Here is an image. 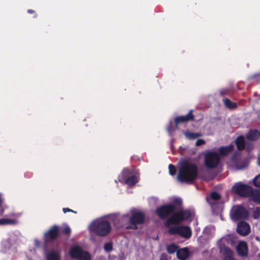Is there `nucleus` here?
I'll return each mask as SVG.
<instances>
[{
    "mask_svg": "<svg viewBox=\"0 0 260 260\" xmlns=\"http://www.w3.org/2000/svg\"><path fill=\"white\" fill-rule=\"evenodd\" d=\"M177 257L179 259L185 260L189 255V251L187 248L178 249L177 251Z\"/></svg>",
    "mask_w": 260,
    "mask_h": 260,
    "instance_id": "nucleus-17",
    "label": "nucleus"
},
{
    "mask_svg": "<svg viewBox=\"0 0 260 260\" xmlns=\"http://www.w3.org/2000/svg\"><path fill=\"white\" fill-rule=\"evenodd\" d=\"M175 212L173 204H165L156 208L155 213L161 219H166L170 217Z\"/></svg>",
    "mask_w": 260,
    "mask_h": 260,
    "instance_id": "nucleus-5",
    "label": "nucleus"
},
{
    "mask_svg": "<svg viewBox=\"0 0 260 260\" xmlns=\"http://www.w3.org/2000/svg\"><path fill=\"white\" fill-rule=\"evenodd\" d=\"M177 128V127L176 126H174L172 122H171L167 127L168 132L170 135H172V133L175 131Z\"/></svg>",
    "mask_w": 260,
    "mask_h": 260,
    "instance_id": "nucleus-33",
    "label": "nucleus"
},
{
    "mask_svg": "<svg viewBox=\"0 0 260 260\" xmlns=\"http://www.w3.org/2000/svg\"><path fill=\"white\" fill-rule=\"evenodd\" d=\"M79 260H91V256L90 254L87 252L85 251V252L83 254L82 256L80 257Z\"/></svg>",
    "mask_w": 260,
    "mask_h": 260,
    "instance_id": "nucleus-35",
    "label": "nucleus"
},
{
    "mask_svg": "<svg viewBox=\"0 0 260 260\" xmlns=\"http://www.w3.org/2000/svg\"><path fill=\"white\" fill-rule=\"evenodd\" d=\"M37 16V15L36 14L34 16V17H36Z\"/></svg>",
    "mask_w": 260,
    "mask_h": 260,
    "instance_id": "nucleus-45",
    "label": "nucleus"
},
{
    "mask_svg": "<svg viewBox=\"0 0 260 260\" xmlns=\"http://www.w3.org/2000/svg\"><path fill=\"white\" fill-rule=\"evenodd\" d=\"M198 175V168L196 164L189 159L182 160L180 162L177 180L181 183H192Z\"/></svg>",
    "mask_w": 260,
    "mask_h": 260,
    "instance_id": "nucleus-1",
    "label": "nucleus"
},
{
    "mask_svg": "<svg viewBox=\"0 0 260 260\" xmlns=\"http://www.w3.org/2000/svg\"><path fill=\"white\" fill-rule=\"evenodd\" d=\"M234 149L233 145H230L227 146H221L218 149V154L221 156H226L232 152Z\"/></svg>",
    "mask_w": 260,
    "mask_h": 260,
    "instance_id": "nucleus-16",
    "label": "nucleus"
},
{
    "mask_svg": "<svg viewBox=\"0 0 260 260\" xmlns=\"http://www.w3.org/2000/svg\"><path fill=\"white\" fill-rule=\"evenodd\" d=\"M62 210H63V212L64 213H67V212H74V213H77V212L74 211L72 210V209H69V208H63V209H62Z\"/></svg>",
    "mask_w": 260,
    "mask_h": 260,
    "instance_id": "nucleus-41",
    "label": "nucleus"
},
{
    "mask_svg": "<svg viewBox=\"0 0 260 260\" xmlns=\"http://www.w3.org/2000/svg\"><path fill=\"white\" fill-rule=\"evenodd\" d=\"M138 182V179L135 175H132L124 179V182L125 184L132 186L136 184Z\"/></svg>",
    "mask_w": 260,
    "mask_h": 260,
    "instance_id": "nucleus-21",
    "label": "nucleus"
},
{
    "mask_svg": "<svg viewBox=\"0 0 260 260\" xmlns=\"http://www.w3.org/2000/svg\"><path fill=\"white\" fill-rule=\"evenodd\" d=\"M221 196L219 194V193H218L217 192L214 191L211 193L210 198H207L206 200L209 203L212 204V203H210V200H212L213 201H217L219 200Z\"/></svg>",
    "mask_w": 260,
    "mask_h": 260,
    "instance_id": "nucleus-26",
    "label": "nucleus"
},
{
    "mask_svg": "<svg viewBox=\"0 0 260 260\" xmlns=\"http://www.w3.org/2000/svg\"><path fill=\"white\" fill-rule=\"evenodd\" d=\"M169 174L172 176H174L175 175L176 172V167L173 165L170 164L169 165Z\"/></svg>",
    "mask_w": 260,
    "mask_h": 260,
    "instance_id": "nucleus-32",
    "label": "nucleus"
},
{
    "mask_svg": "<svg viewBox=\"0 0 260 260\" xmlns=\"http://www.w3.org/2000/svg\"><path fill=\"white\" fill-rule=\"evenodd\" d=\"M232 191L240 197H249L250 194L252 193V187L241 182H239L235 183L233 186Z\"/></svg>",
    "mask_w": 260,
    "mask_h": 260,
    "instance_id": "nucleus-4",
    "label": "nucleus"
},
{
    "mask_svg": "<svg viewBox=\"0 0 260 260\" xmlns=\"http://www.w3.org/2000/svg\"><path fill=\"white\" fill-rule=\"evenodd\" d=\"M220 160L219 154L216 152L209 151L204 157V162L208 169H213L216 167Z\"/></svg>",
    "mask_w": 260,
    "mask_h": 260,
    "instance_id": "nucleus-6",
    "label": "nucleus"
},
{
    "mask_svg": "<svg viewBox=\"0 0 260 260\" xmlns=\"http://www.w3.org/2000/svg\"><path fill=\"white\" fill-rule=\"evenodd\" d=\"M238 254L242 257H246L248 255V247L247 244L244 241H240L236 247Z\"/></svg>",
    "mask_w": 260,
    "mask_h": 260,
    "instance_id": "nucleus-11",
    "label": "nucleus"
},
{
    "mask_svg": "<svg viewBox=\"0 0 260 260\" xmlns=\"http://www.w3.org/2000/svg\"><path fill=\"white\" fill-rule=\"evenodd\" d=\"M17 223L15 219L9 218L0 219V225L15 224Z\"/></svg>",
    "mask_w": 260,
    "mask_h": 260,
    "instance_id": "nucleus-27",
    "label": "nucleus"
},
{
    "mask_svg": "<svg viewBox=\"0 0 260 260\" xmlns=\"http://www.w3.org/2000/svg\"><path fill=\"white\" fill-rule=\"evenodd\" d=\"M169 204L173 205L175 208V211H176L177 209H179L181 207L182 204V200L181 198H176L173 200L172 203H170Z\"/></svg>",
    "mask_w": 260,
    "mask_h": 260,
    "instance_id": "nucleus-25",
    "label": "nucleus"
},
{
    "mask_svg": "<svg viewBox=\"0 0 260 260\" xmlns=\"http://www.w3.org/2000/svg\"><path fill=\"white\" fill-rule=\"evenodd\" d=\"M249 216L248 210L242 205L236 206L232 212V219L235 220L246 219Z\"/></svg>",
    "mask_w": 260,
    "mask_h": 260,
    "instance_id": "nucleus-9",
    "label": "nucleus"
},
{
    "mask_svg": "<svg viewBox=\"0 0 260 260\" xmlns=\"http://www.w3.org/2000/svg\"><path fill=\"white\" fill-rule=\"evenodd\" d=\"M131 174V172L128 169L126 168L124 169L120 175V176L119 177V181L123 182L124 181V179H126V178L129 177V176Z\"/></svg>",
    "mask_w": 260,
    "mask_h": 260,
    "instance_id": "nucleus-23",
    "label": "nucleus"
},
{
    "mask_svg": "<svg viewBox=\"0 0 260 260\" xmlns=\"http://www.w3.org/2000/svg\"><path fill=\"white\" fill-rule=\"evenodd\" d=\"M71 233V230L69 226L66 225L64 227H60V235L62 234L69 237Z\"/></svg>",
    "mask_w": 260,
    "mask_h": 260,
    "instance_id": "nucleus-24",
    "label": "nucleus"
},
{
    "mask_svg": "<svg viewBox=\"0 0 260 260\" xmlns=\"http://www.w3.org/2000/svg\"><path fill=\"white\" fill-rule=\"evenodd\" d=\"M185 136L190 139H195L200 137L201 135L199 133L186 132L185 133Z\"/></svg>",
    "mask_w": 260,
    "mask_h": 260,
    "instance_id": "nucleus-29",
    "label": "nucleus"
},
{
    "mask_svg": "<svg viewBox=\"0 0 260 260\" xmlns=\"http://www.w3.org/2000/svg\"><path fill=\"white\" fill-rule=\"evenodd\" d=\"M105 250L107 252H110L113 249L112 243L111 242L106 243L104 246Z\"/></svg>",
    "mask_w": 260,
    "mask_h": 260,
    "instance_id": "nucleus-34",
    "label": "nucleus"
},
{
    "mask_svg": "<svg viewBox=\"0 0 260 260\" xmlns=\"http://www.w3.org/2000/svg\"><path fill=\"white\" fill-rule=\"evenodd\" d=\"M46 260H60V254L56 251L49 252L47 254Z\"/></svg>",
    "mask_w": 260,
    "mask_h": 260,
    "instance_id": "nucleus-20",
    "label": "nucleus"
},
{
    "mask_svg": "<svg viewBox=\"0 0 260 260\" xmlns=\"http://www.w3.org/2000/svg\"><path fill=\"white\" fill-rule=\"evenodd\" d=\"M235 144L239 150L241 151L244 150L245 147L244 137L243 136L238 137L235 140Z\"/></svg>",
    "mask_w": 260,
    "mask_h": 260,
    "instance_id": "nucleus-18",
    "label": "nucleus"
},
{
    "mask_svg": "<svg viewBox=\"0 0 260 260\" xmlns=\"http://www.w3.org/2000/svg\"><path fill=\"white\" fill-rule=\"evenodd\" d=\"M193 110H190L186 115L177 116L174 118L176 126L181 123H184L194 120V115L192 114Z\"/></svg>",
    "mask_w": 260,
    "mask_h": 260,
    "instance_id": "nucleus-10",
    "label": "nucleus"
},
{
    "mask_svg": "<svg viewBox=\"0 0 260 260\" xmlns=\"http://www.w3.org/2000/svg\"><path fill=\"white\" fill-rule=\"evenodd\" d=\"M179 230L180 226H173L169 229L168 230V233L171 235H179Z\"/></svg>",
    "mask_w": 260,
    "mask_h": 260,
    "instance_id": "nucleus-30",
    "label": "nucleus"
},
{
    "mask_svg": "<svg viewBox=\"0 0 260 260\" xmlns=\"http://www.w3.org/2000/svg\"><path fill=\"white\" fill-rule=\"evenodd\" d=\"M220 93H221V94H223V95L224 94V93H223V92L222 91H221L220 92Z\"/></svg>",
    "mask_w": 260,
    "mask_h": 260,
    "instance_id": "nucleus-44",
    "label": "nucleus"
},
{
    "mask_svg": "<svg viewBox=\"0 0 260 260\" xmlns=\"http://www.w3.org/2000/svg\"><path fill=\"white\" fill-rule=\"evenodd\" d=\"M145 220V215L141 211H132L131 216L129 218V225L126 226V229L137 230L138 225L143 224Z\"/></svg>",
    "mask_w": 260,
    "mask_h": 260,
    "instance_id": "nucleus-3",
    "label": "nucleus"
},
{
    "mask_svg": "<svg viewBox=\"0 0 260 260\" xmlns=\"http://www.w3.org/2000/svg\"><path fill=\"white\" fill-rule=\"evenodd\" d=\"M60 235V226L58 225H53L44 234V239L45 243H48L56 240Z\"/></svg>",
    "mask_w": 260,
    "mask_h": 260,
    "instance_id": "nucleus-8",
    "label": "nucleus"
},
{
    "mask_svg": "<svg viewBox=\"0 0 260 260\" xmlns=\"http://www.w3.org/2000/svg\"><path fill=\"white\" fill-rule=\"evenodd\" d=\"M225 250L228 254H229V253L232 254V251L229 248H228V247L225 248Z\"/></svg>",
    "mask_w": 260,
    "mask_h": 260,
    "instance_id": "nucleus-42",
    "label": "nucleus"
},
{
    "mask_svg": "<svg viewBox=\"0 0 260 260\" xmlns=\"http://www.w3.org/2000/svg\"><path fill=\"white\" fill-rule=\"evenodd\" d=\"M179 249V246L175 244H171L169 245L167 247L168 252L170 254L174 253L177 252Z\"/></svg>",
    "mask_w": 260,
    "mask_h": 260,
    "instance_id": "nucleus-28",
    "label": "nucleus"
},
{
    "mask_svg": "<svg viewBox=\"0 0 260 260\" xmlns=\"http://www.w3.org/2000/svg\"><path fill=\"white\" fill-rule=\"evenodd\" d=\"M27 13H29V14H32V13H35V11L33 10H31V9H28L27 11Z\"/></svg>",
    "mask_w": 260,
    "mask_h": 260,
    "instance_id": "nucleus-43",
    "label": "nucleus"
},
{
    "mask_svg": "<svg viewBox=\"0 0 260 260\" xmlns=\"http://www.w3.org/2000/svg\"><path fill=\"white\" fill-rule=\"evenodd\" d=\"M252 216L254 219L260 218V207H257L254 209Z\"/></svg>",
    "mask_w": 260,
    "mask_h": 260,
    "instance_id": "nucleus-31",
    "label": "nucleus"
},
{
    "mask_svg": "<svg viewBox=\"0 0 260 260\" xmlns=\"http://www.w3.org/2000/svg\"><path fill=\"white\" fill-rule=\"evenodd\" d=\"M253 184L255 186L260 188V174L254 178Z\"/></svg>",
    "mask_w": 260,
    "mask_h": 260,
    "instance_id": "nucleus-36",
    "label": "nucleus"
},
{
    "mask_svg": "<svg viewBox=\"0 0 260 260\" xmlns=\"http://www.w3.org/2000/svg\"><path fill=\"white\" fill-rule=\"evenodd\" d=\"M160 260H168L167 255L165 253H161L160 257Z\"/></svg>",
    "mask_w": 260,
    "mask_h": 260,
    "instance_id": "nucleus-39",
    "label": "nucleus"
},
{
    "mask_svg": "<svg viewBox=\"0 0 260 260\" xmlns=\"http://www.w3.org/2000/svg\"><path fill=\"white\" fill-rule=\"evenodd\" d=\"M171 224H174V222L170 220V217L166 221L165 225L166 227H169Z\"/></svg>",
    "mask_w": 260,
    "mask_h": 260,
    "instance_id": "nucleus-38",
    "label": "nucleus"
},
{
    "mask_svg": "<svg viewBox=\"0 0 260 260\" xmlns=\"http://www.w3.org/2000/svg\"><path fill=\"white\" fill-rule=\"evenodd\" d=\"M84 252L85 251H83L82 248L79 246L72 247L70 251V256L74 259H80Z\"/></svg>",
    "mask_w": 260,
    "mask_h": 260,
    "instance_id": "nucleus-13",
    "label": "nucleus"
},
{
    "mask_svg": "<svg viewBox=\"0 0 260 260\" xmlns=\"http://www.w3.org/2000/svg\"><path fill=\"white\" fill-rule=\"evenodd\" d=\"M205 143V141L203 139H198L196 143V146H200Z\"/></svg>",
    "mask_w": 260,
    "mask_h": 260,
    "instance_id": "nucleus-37",
    "label": "nucleus"
},
{
    "mask_svg": "<svg viewBox=\"0 0 260 260\" xmlns=\"http://www.w3.org/2000/svg\"><path fill=\"white\" fill-rule=\"evenodd\" d=\"M190 216V211L181 210L175 211L170 216V220L174 222V224H179L182 221L188 220Z\"/></svg>",
    "mask_w": 260,
    "mask_h": 260,
    "instance_id": "nucleus-7",
    "label": "nucleus"
},
{
    "mask_svg": "<svg viewBox=\"0 0 260 260\" xmlns=\"http://www.w3.org/2000/svg\"><path fill=\"white\" fill-rule=\"evenodd\" d=\"M223 102L225 106L229 109H234L237 107V103L231 101L229 99H223Z\"/></svg>",
    "mask_w": 260,
    "mask_h": 260,
    "instance_id": "nucleus-22",
    "label": "nucleus"
},
{
    "mask_svg": "<svg viewBox=\"0 0 260 260\" xmlns=\"http://www.w3.org/2000/svg\"><path fill=\"white\" fill-rule=\"evenodd\" d=\"M191 234V230L189 226H180L179 235L185 238H189Z\"/></svg>",
    "mask_w": 260,
    "mask_h": 260,
    "instance_id": "nucleus-15",
    "label": "nucleus"
},
{
    "mask_svg": "<svg viewBox=\"0 0 260 260\" xmlns=\"http://www.w3.org/2000/svg\"><path fill=\"white\" fill-rule=\"evenodd\" d=\"M111 229L110 223L103 219H96L92 221L89 225V231L100 237L108 235Z\"/></svg>",
    "mask_w": 260,
    "mask_h": 260,
    "instance_id": "nucleus-2",
    "label": "nucleus"
},
{
    "mask_svg": "<svg viewBox=\"0 0 260 260\" xmlns=\"http://www.w3.org/2000/svg\"><path fill=\"white\" fill-rule=\"evenodd\" d=\"M260 137V132L257 129H251L246 135V138L250 141H256Z\"/></svg>",
    "mask_w": 260,
    "mask_h": 260,
    "instance_id": "nucleus-14",
    "label": "nucleus"
},
{
    "mask_svg": "<svg viewBox=\"0 0 260 260\" xmlns=\"http://www.w3.org/2000/svg\"><path fill=\"white\" fill-rule=\"evenodd\" d=\"M249 197L251 198L253 202L260 204V190L256 189L253 190L252 189V193L250 194Z\"/></svg>",
    "mask_w": 260,
    "mask_h": 260,
    "instance_id": "nucleus-19",
    "label": "nucleus"
},
{
    "mask_svg": "<svg viewBox=\"0 0 260 260\" xmlns=\"http://www.w3.org/2000/svg\"><path fill=\"white\" fill-rule=\"evenodd\" d=\"M250 232V226L245 221L239 222L237 226V232L241 236H247Z\"/></svg>",
    "mask_w": 260,
    "mask_h": 260,
    "instance_id": "nucleus-12",
    "label": "nucleus"
},
{
    "mask_svg": "<svg viewBox=\"0 0 260 260\" xmlns=\"http://www.w3.org/2000/svg\"><path fill=\"white\" fill-rule=\"evenodd\" d=\"M33 173L31 172H26L25 174V177L27 178H30L32 177Z\"/></svg>",
    "mask_w": 260,
    "mask_h": 260,
    "instance_id": "nucleus-40",
    "label": "nucleus"
}]
</instances>
